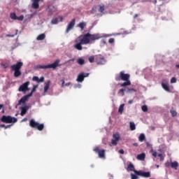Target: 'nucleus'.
I'll list each match as a JSON object with an SVG mask.
<instances>
[{
  "label": "nucleus",
  "mask_w": 179,
  "mask_h": 179,
  "mask_svg": "<svg viewBox=\"0 0 179 179\" xmlns=\"http://www.w3.org/2000/svg\"><path fill=\"white\" fill-rule=\"evenodd\" d=\"M101 36L99 34H90L87 33L83 35L79 36L74 41L73 47L78 51H82L83 50V47L82 45H87V44H93V42L96 41V40H100Z\"/></svg>",
  "instance_id": "nucleus-1"
},
{
  "label": "nucleus",
  "mask_w": 179,
  "mask_h": 179,
  "mask_svg": "<svg viewBox=\"0 0 179 179\" xmlns=\"http://www.w3.org/2000/svg\"><path fill=\"white\" fill-rule=\"evenodd\" d=\"M131 75L129 73H124V71H121L119 76H115V80L120 82V80H123L124 83L120 85L121 87H125V86H131V80H129Z\"/></svg>",
  "instance_id": "nucleus-2"
},
{
  "label": "nucleus",
  "mask_w": 179,
  "mask_h": 179,
  "mask_svg": "<svg viewBox=\"0 0 179 179\" xmlns=\"http://www.w3.org/2000/svg\"><path fill=\"white\" fill-rule=\"evenodd\" d=\"M22 66H23V62H17L15 64H13L10 66L11 71L14 72L13 76L14 78H19L22 75Z\"/></svg>",
  "instance_id": "nucleus-3"
},
{
  "label": "nucleus",
  "mask_w": 179,
  "mask_h": 179,
  "mask_svg": "<svg viewBox=\"0 0 179 179\" xmlns=\"http://www.w3.org/2000/svg\"><path fill=\"white\" fill-rule=\"evenodd\" d=\"M59 65V59H56L53 64H48V65H41L38 64L35 66V69H56L57 67Z\"/></svg>",
  "instance_id": "nucleus-4"
},
{
  "label": "nucleus",
  "mask_w": 179,
  "mask_h": 179,
  "mask_svg": "<svg viewBox=\"0 0 179 179\" xmlns=\"http://www.w3.org/2000/svg\"><path fill=\"white\" fill-rule=\"evenodd\" d=\"M29 127L38 129V131H43V129H44V124H40L33 119L29 121Z\"/></svg>",
  "instance_id": "nucleus-5"
},
{
  "label": "nucleus",
  "mask_w": 179,
  "mask_h": 179,
  "mask_svg": "<svg viewBox=\"0 0 179 179\" xmlns=\"http://www.w3.org/2000/svg\"><path fill=\"white\" fill-rule=\"evenodd\" d=\"M1 122H5L6 124H12V122H17V118L12 117L10 115H3L1 118Z\"/></svg>",
  "instance_id": "nucleus-6"
},
{
  "label": "nucleus",
  "mask_w": 179,
  "mask_h": 179,
  "mask_svg": "<svg viewBox=\"0 0 179 179\" xmlns=\"http://www.w3.org/2000/svg\"><path fill=\"white\" fill-rule=\"evenodd\" d=\"M94 152H95V153H98L99 157H100V159H104L106 157L105 150H100V148L99 147H95L94 148Z\"/></svg>",
  "instance_id": "nucleus-7"
},
{
  "label": "nucleus",
  "mask_w": 179,
  "mask_h": 179,
  "mask_svg": "<svg viewBox=\"0 0 179 179\" xmlns=\"http://www.w3.org/2000/svg\"><path fill=\"white\" fill-rule=\"evenodd\" d=\"M95 62L98 65H104L106 64V59H104V57L101 56V55H98L95 56Z\"/></svg>",
  "instance_id": "nucleus-8"
},
{
  "label": "nucleus",
  "mask_w": 179,
  "mask_h": 179,
  "mask_svg": "<svg viewBox=\"0 0 179 179\" xmlns=\"http://www.w3.org/2000/svg\"><path fill=\"white\" fill-rule=\"evenodd\" d=\"M134 173L136 174V176H141V177H144L145 178H149V177H150V172L134 171Z\"/></svg>",
  "instance_id": "nucleus-9"
},
{
  "label": "nucleus",
  "mask_w": 179,
  "mask_h": 179,
  "mask_svg": "<svg viewBox=\"0 0 179 179\" xmlns=\"http://www.w3.org/2000/svg\"><path fill=\"white\" fill-rule=\"evenodd\" d=\"M90 73H80L76 79L77 82L82 83L83 80H85V78H87Z\"/></svg>",
  "instance_id": "nucleus-10"
},
{
  "label": "nucleus",
  "mask_w": 179,
  "mask_h": 179,
  "mask_svg": "<svg viewBox=\"0 0 179 179\" xmlns=\"http://www.w3.org/2000/svg\"><path fill=\"white\" fill-rule=\"evenodd\" d=\"M75 22H76V20L74 18L67 25L66 29V33L68 34L73 27H75Z\"/></svg>",
  "instance_id": "nucleus-11"
},
{
  "label": "nucleus",
  "mask_w": 179,
  "mask_h": 179,
  "mask_svg": "<svg viewBox=\"0 0 179 179\" xmlns=\"http://www.w3.org/2000/svg\"><path fill=\"white\" fill-rule=\"evenodd\" d=\"M29 85H30V82L27 81L24 84H22L19 87V92H27L29 90Z\"/></svg>",
  "instance_id": "nucleus-12"
},
{
  "label": "nucleus",
  "mask_w": 179,
  "mask_h": 179,
  "mask_svg": "<svg viewBox=\"0 0 179 179\" xmlns=\"http://www.w3.org/2000/svg\"><path fill=\"white\" fill-rule=\"evenodd\" d=\"M10 19H13V20H23L24 19V16L23 15H20V17H17L16 15V13H11L10 14Z\"/></svg>",
  "instance_id": "nucleus-13"
},
{
  "label": "nucleus",
  "mask_w": 179,
  "mask_h": 179,
  "mask_svg": "<svg viewBox=\"0 0 179 179\" xmlns=\"http://www.w3.org/2000/svg\"><path fill=\"white\" fill-rule=\"evenodd\" d=\"M29 97H31V93L22 96L18 101V105L20 106V104H24V103H26L27 101L29 100Z\"/></svg>",
  "instance_id": "nucleus-14"
},
{
  "label": "nucleus",
  "mask_w": 179,
  "mask_h": 179,
  "mask_svg": "<svg viewBox=\"0 0 179 179\" xmlns=\"http://www.w3.org/2000/svg\"><path fill=\"white\" fill-rule=\"evenodd\" d=\"M41 0H32V8L33 9H38L40 8V4H38V2H40Z\"/></svg>",
  "instance_id": "nucleus-15"
},
{
  "label": "nucleus",
  "mask_w": 179,
  "mask_h": 179,
  "mask_svg": "<svg viewBox=\"0 0 179 179\" xmlns=\"http://www.w3.org/2000/svg\"><path fill=\"white\" fill-rule=\"evenodd\" d=\"M127 171H134V173L136 171V170H135V166H134V164L131 162H130L129 164L127 166Z\"/></svg>",
  "instance_id": "nucleus-16"
},
{
  "label": "nucleus",
  "mask_w": 179,
  "mask_h": 179,
  "mask_svg": "<svg viewBox=\"0 0 179 179\" xmlns=\"http://www.w3.org/2000/svg\"><path fill=\"white\" fill-rule=\"evenodd\" d=\"M32 80H34V82H37L38 83H43L44 82V77L42 76L41 78H38L37 76H34Z\"/></svg>",
  "instance_id": "nucleus-17"
},
{
  "label": "nucleus",
  "mask_w": 179,
  "mask_h": 179,
  "mask_svg": "<svg viewBox=\"0 0 179 179\" xmlns=\"http://www.w3.org/2000/svg\"><path fill=\"white\" fill-rule=\"evenodd\" d=\"M45 34H41L36 38V40L38 41H42L43 40H45Z\"/></svg>",
  "instance_id": "nucleus-18"
},
{
  "label": "nucleus",
  "mask_w": 179,
  "mask_h": 179,
  "mask_svg": "<svg viewBox=\"0 0 179 179\" xmlns=\"http://www.w3.org/2000/svg\"><path fill=\"white\" fill-rule=\"evenodd\" d=\"M20 110H21L20 115L23 117V115H24L27 113L28 109H27V107L24 106V107H21Z\"/></svg>",
  "instance_id": "nucleus-19"
},
{
  "label": "nucleus",
  "mask_w": 179,
  "mask_h": 179,
  "mask_svg": "<svg viewBox=\"0 0 179 179\" xmlns=\"http://www.w3.org/2000/svg\"><path fill=\"white\" fill-rule=\"evenodd\" d=\"M78 27H80V29H81V31H83V30H85V27H86V22H80L78 24Z\"/></svg>",
  "instance_id": "nucleus-20"
},
{
  "label": "nucleus",
  "mask_w": 179,
  "mask_h": 179,
  "mask_svg": "<svg viewBox=\"0 0 179 179\" xmlns=\"http://www.w3.org/2000/svg\"><path fill=\"white\" fill-rule=\"evenodd\" d=\"M50 83H51V81L50 80L45 83L44 87V93H47V92H48V90L50 89Z\"/></svg>",
  "instance_id": "nucleus-21"
},
{
  "label": "nucleus",
  "mask_w": 179,
  "mask_h": 179,
  "mask_svg": "<svg viewBox=\"0 0 179 179\" xmlns=\"http://www.w3.org/2000/svg\"><path fill=\"white\" fill-rule=\"evenodd\" d=\"M145 157H146L145 153H141L137 155L138 160H145Z\"/></svg>",
  "instance_id": "nucleus-22"
},
{
  "label": "nucleus",
  "mask_w": 179,
  "mask_h": 179,
  "mask_svg": "<svg viewBox=\"0 0 179 179\" xmlns=\"http://www.w3.org/2000/svg\"><path fill=\"white\" fill-rule=\"evenodd\" d=\"M129 127L131 131H135L136 129V126L135 125V123L133 122H129Z\"/></svg>",
  "instance_id": "nucleus-23"
},
{
  "label": "nucleus",
  "mask_w": 179,
  "mask_h": 179,
  "mask_svg": "<svg viewBox=\"0 0 179 179\" xmlns=\"http://www.w3.org/2000/svg\"><path fill=\"white\" fill-rule=\"evenodd\" d=\"M146 139V136L143 134H141L138 136L139 142H143Z\"/></svg>",
  "instance_id": "nucleus-24"
},
{
  "label": "nucleus",
  "mask_w": 179,
  "mask_h": 179,
  "mask_svg": "<svg viewBox=\"0 0 179 179\" xmlns=\"http://www.w3.org/2000/svg\"><path fill=\"white\" fill-rule=\"evenodd\" d=\"M162 87L166 92H170V87L167 85L166 84H164V83H162Z\"/></svg>",
  "instance_id": "nucleus-25"
},
{
  "label": "nucleus",
  "mask_w": 179,
  "mask_h": 179,
  "mask_svg": "<svg viewBox=\"0 0 179 179\" xmlns=\"http://www.w3.org/2000/svg\"><path fill=\"white\" fill-rule=\"evenodd\" d=\"M171 166L172 169L177 170V167H178V162H171Z\"/></svg>",
  "instance_id": "nucleus-26"
},
{
  "label": "nucleus",
  "mask_w": 179,
  "mask_h": 179,
  "mask_svg": "<svg viewBox=\"0 0 179 179\" xmlns=\"http://www.w3.org/2000/svg\"><path fill=\"white\" fill-rule=\"evenodd\" d=\"M125 106V104L122 103L120 106L119 109H118V113L120 114H122L124 113V107Z\"/></svg>",
  "instance_id": "nucleus-27"
},
{
  "label": "nucleus",
  "mask_w": 179,
  "mask_h": 179,
  "mask_svg": "<svg viewBox=\"0 0 179 179\" xmlns=\"http://www.w3.org/2000/svg\"><path fill=\"white\" fill-rule=\"evenodd\" d=\"M77 63L78 65H85V59L80 58L77 60Z\"/></svg>",
  "instance_id": "nucleus-28"
},
{
  "label": "nucleus",
  "mask_w": 179,
  "mask_h": 179,
  "mask_svg": "<svg viewBox=\"0 0 179 179\" xmlns=\"http://www.w3.org/2000/svg\"><path fill=\"white\" fill-rule=\"evenodd\" d=\"M170 113H171L172 117H176L177 115V111L174 110L173 108H172L171 109Z\"/></svg>",
  "instance_id": "nucleus-29"
},
{
  "label": "nucleus",
  "mask_w": 179,
  "mask_h": 179,
  "mask_svg": "<svg viewBox=\"0 0 179 179\" xmlns=\"http://www.w3.org/2000/svg\"><path fill=\"white\" fill-rule=\"evenodd\" d=\"M62 87H64V86H69L71 83H65V80H62Z\"/></svg>",
  "instance_id": "nucleus-30"
},
{
  "label": "nucleus",
  "mask_w": 179,
  "mask_h": 179,
  "mask_svg": "<svg viewBox=\"0 0 179 179\" xmlns=\"http://www.w3.org/2000/svg\"><path fill=\"white\" fill-rule=\"evenodd\" d=\"M113 138L115 141H120V134H115L113 135Z\"/></svg>",
  "instance_id": "nucleus-31"
},
{
  "label": "nucleus",
  "mask_w": 179,
  "mask_h": 179,
  "mask_svg": "<svg viewBox=\"0 0 179 179\" xmlns=\"http://www.w3.org/2000/svg\"><path fill=\"white\" fill-rule=\"evenodd\" d=\"M118 94H120L121 96H125V90L124 89H120L118 91Z\"/></svg>",
  "instance_id": "nucleus-32"
},
{
  "label": "nucleus",
  "mask_w": 179,
  "mask_h": 179,
  "mask_svg": "<svg viewBox=\"0 0 179 179\" xmlns=\"http://www.w3.org/2000/svg\"><path fill=\"white\" fill-rule=\"evenodd\" d=\"M51 23L52 24H58V17L53 18Z\"/></svg>",
  "instance_id": "nucleus-33"
},
{
  "label": "nucleus",
  "mask_w": 179,
  "mask_h": 179,
  "mask_svg": "<svg viewBox=\"0 0 179 179\" xmlns=\"http://www.w3.org/2000/svg\"><path fill=\"white\" fill-rule=\"evenodd\" d=\"M150 153H152V155L154 157H157V152L153 150V149H152L150 150Z\"/></svg>",
  "instance_id": "nucleus-34"
},
{
  "label": "nucleus",
  "mask_w": 179,
  "mask_h": 179,
  "mask_svg": "<svg viewBox=\"0 0 179 179\" xmlns=\"http://www.w3.org/2000/svg\"><path fill=\"white\" fill-rule=\"evenodd\" d=\"M89 61H90V62L91 64H93V62H94V61L96 62V57H93V56L90 57L89 58Z\"/></svg>",
  "instance_id": "nucleus-35"
},
{
  "label": "nucleus",
  "mask_w": 179,
  "mask_h": 179,
  "mask_svg": "<svg viewBox=\"0 0 179 179\" xmlns=\"http://www.w3.org/2000/svg\"><path fill=\"white\" fill-rule=\"evenodd\" d=\"M142 111H143L144 113H146V111H148V106L146 105H143L141 107Z\"/></svg>",
  "instance_id": "nucleus-36"
},
{
  "label": "nucleus",
  "mask_w": 179,
  "mask_h": 179,
  "mask_svg": "<svg viewBox=\"0 0 179 179\" xmlns=\"http://www.w3.org/2000/svg\"><path fill=\"white\" fill-rule=\"evenodd\" d=\"M118 141L112 139L111 144L113 145V146H117Z\"/></svg>",
  "instance_id": "nucleus-37"
},
{
  "label": "nucleus",
  "mask_w": 179,
  "mask_h": 179,
  "mask_svg": "<svg viewBox=\"0 0 179 179\" xmlns=\"http://www.w3.org/2000/svg\"><path fill=\"white\" fill-rule=\"evenodd\" d=\"M99 12H101V13L104 12V5L99 6Z\"/></svg>",
  "instance_id": "nucleus-38"
},
{
  "label": "nucleus",
  "mask_w": 179,
  "mask_h": 179,
  "mask_svg": "<svg viewBox=\"0 0 179 179\" xmlns=\"http://www.w3.org/2000/svg\"><path fill=\"white\" fill-rule=\"evenodd\" d=\"M115 41V39H114V38H110L109 40H108V43L109 44H114V42Z\"/></svg>",
  "instance_id": "nucleus-39"
},
{
  "label": "nucleus",
  "mask_w": 179,
  "mask_h": 179,
  "mask_svg": "<svg viewBox=\"0 0 179 179\" xmlns=\"http://www.w3.org/2000/svg\"><path fill=\"white\" fill-rule=\"evenodd\" d=\"M37 87H38V85H34V86L33 87V88H32V90H31V96H33V93H34V92H36V89H37Z\"/></svg>",
  "instance_id": "nucleus-40"
},
{
  "label": "nucleus",
  "mask_w": 179,
  "mask_h": 179,
  "mask_svg": "<svg viewBox=\"0 0 179 179\" xmlns=\"http://www.w3.org/2000/svg\"><path fill=\"white\" fill-rule=\"evenodd\" d=\"M158 157H159L160 162H163L164 160V157H163L162 154H159Z\"/></svg>",
  "instance_id": "nucleus-41"
},
{
  "label": "nucleus",
  "mask_w": 179,
  "mask_h": 179,
  "mask_svg": "<svg viewBox=\"0 0 179 179\" xmlns=\"http://www.w3.org/2000/svg\"><path fill=\"white\" fill-rule=\"evenodd\" d=\"M177 83V78H176L175 77H173L171 79V83Z\"/></svg>",
  "instance_id": "nucleus-42"
},
{
  "label": "nucleus",
  "mask_w": 179,
  "mask_h": 179,
  "mask_svg": "<svg viewBox=\"0 0 179 179\" xmlns=\"http://www.w3.org/2000/svg\"><path fill=\"white\" fill-rule=\"evenodd\" d=\"M131 92H136V90H135L134 88H128L127 89V92L131 93Z\"/></svg>",
  "instance_id": "nucleus-43"
},
{
  "label": "nucleus",
  "mask_w": 179,
  "mask_h": 179,
  "mask_svg": "<svg viewBox=\"0 0 179 179\" xmlns=\"http://www.w3.org/2000/svg\"><path fill=\"white\" fill-rule=\"evenodd\" d=\"M131 179H138V176L134 173H131Z\"/></svg>",
  "instance_id": "nucleus-44"
},
{
  "label": "nucleus",
  "mask_w": 179,
  "mask_h": 179,
  "mask_svg": "<svg viewBox=\"0 0 179 179\" xmlns=\"http://www.w3.org/2000/svg\"><path fill=\"white\" fill-rule=\"evenodd\" d=\"M17 35V30H16V32L15 34H7L6 37H13L14 36Z\"/></svg>",
  "instance_id": "nucleus-45"
},
{
  "label": "nucleus",
  "mask_w": 179,
  "mask_h": 179,
  "mask_svg": "<svg viewBox=\"0 0 179 179\" xmlns=\"http://www.w3.org/2000/svg\"><path fill=\"white\" fill-rule=\"evenodd\" d=\"M119 153H120V155H124V150L122 149L120 150Z\"/></svg>",
  "instance_id": "nucleus-46"
},
{
  "label": "nucleus",
  "mask_w": 179,
  "mask_h": 179,
  "mask_svg": "<svg viewBox=\"0 0 179 179\" xmlns=\"http://www.w3.org/2000/svg\"><path fill=\"white\" fill-rule=\"evenodd\" d=\"M59 22H62V20H64V17L62 16H59Z\"/></svg>",
  "instance_id": "nucleus-47"
},
{
  "label": "nucleus",
  "mask_w": 179,
  "mask_h": 179,
  "mask_svg": "<svg viewBox=\"0 0 179 179\" xmlns=\"http://www.w3.org/2000/svg\"><path fill=\"white\" fill-rule=\"evenodd\" d=\"M146 146H147V148H150V146H152V145L147 142L146 143Z\"/></svg>",
  "instance_id": "nucleus-48"
},
{
  "label": "nucleus",
  "mask_w": 179,
  "mask_h": 179,
  "mask_svg": "<svg viewBox=\"0 0 179 179\" xmlns=\"http://www.w3.org/2000/svg\"><path fill=\"white\" fill-rule=\"evenodd\" d=\"M10 127H12V125H7V126H5L4 129H8V128H10Z\"/></svg>",
  "instance_id": "nucleus-49"
},
{
  "label": "nucleus",
  "mask_w": 179,
  "mask_h": 179,
  "mask_svg": "<svg viewBox=\"0 0 179 179\" xmlns=\"http://www.w3.org/2000/svg\"><path fill=\"white\" fill-rule=\"evenodd\" d=\"M165 166L166 167H170V163L169 162L165 163Z\"/></svg>",
  "instance_id": "nucleus-50"
},
{
  "label": "nucleus",
  "mask_w": 179,
  "mask_h": 179,
  "mask_svg": "<svg viewBox=\"0 0 179 179\" xmlns=\"http://www.w3.org/2000/svg\"><path fill=\"white\" fill-rule=\"evenodd\" d=\"M132 103H134V100H129L128 101V104H132Z\"/></svg>",
  "instance_id": "nucleus-51"
},
{
  "label": "nucleus",
  "mask_w": 179,
  "mask_h": 179,
  "mask_svg": "<svg viewBox=\"0 0 179 179\" xmlns=\"http://www.w3.org/2000/svg\"><path fill=\"white\" fill-rule=\"evenodd\" d=\"M6 125L5 124H0V128H5Z\"/></svg>",
  "instance_id": "nucleus-52"
},
{
  "label": "nucleus",
  "mask_w": 179,
  "mask_h": 179,
  "mask_svg": "<svg viewBox=\"0 0 179 179\" xmlns=\"http://www.w3.org/2000/svg\"><path fill=\"white\" fill-rule=\"evenodd\" d=\"M139 15L138 14H136L134 16V19H136V17H138Z\"/></svg>",
  "instance_id": "nucleus-53"
},
{
  "label": "nucleus",
  "mask_w": 179,
  "mask_h": 179,
  "mask_svg": "<svg viewBox=\"0 0 179 179\" xmlns=\"http://www.w3.org/2000/svg\"><path fill=\"white\" fill-rule=\"evenodd\" d=\"M2 108H3V105L0 104V110H2Z\"/></svg>",
  "instance_id": "nucleus-54"
},
{
  "label": "nucleus",
  "mask_w": 179,
  "mask_h": 179,
  "mask_svg": "<svg viewBox=\"0 0 179 179\" xmlns=\"http://www.w3.org/2000/svg\"><path fill=\"white\" fill-rule=\"evenodd\" d=\"M133 145H134V146H138V143H134Z\"/></svg>",
  "instance_id": "nucleus-55"
},
{
  "label": "nucleus",
  "mask_w": 179,
  "mask_h": 179,
  "mask_svg": "<svg viewBox=\"0 0 179 179\" xmlns=\"http://www.w3.org/2000/svg\"><path fill=\"white\" fill-rule=\"evenodd\" d=\"M176 67L179 69V64H176Z\"/></svg>",
  "instance_id": "nucleus-56"
},
{
  "label": "nucleus",
  "mask_w": 179,
  "mask_h": 179,
  "mask_svg": "<svg viewBox=\"0 0 179 179\" xmlns=\"http://www.w3.org/2000/svg\"><path fill=\"white\" fill-rule=\"evenodd\" d=\"M157 169H159V165H155Z\"/></svg>",
  "instance_id": "nucleus-57"
},
{
  "label": "nucleus",
  "mask_w": 179,
  "mask_h": 179,
  "mask_svg": "<svg viewBox=\"0 0 179 179\" xmlns=\"http://www.w3.org/2000/svg\"><path fill=\"white\" fill-rule=\"evenodd\" d=\"M24 121H27V118H24Z\"/></svg>",
  "instance_id": "nucleus-58"
},
{
  "label": "nucleus",
  "mask_w": 179,
  "mask_h": 179,
  "mask_svg": "<svg viewBox=\"0 0 179 179\" xmlns=\"http://www.w3.org/2000/svg\"><path fill=\"white\" fill-rule=\"evenodd\" d=\"M17 114L15 115V117H17Z\"/></svg>",
  "instance_id": "nucleus-59"
},
{
  "label": "nucleus",
  "mask_w": 179,
  "mask_h": 179,
  "mask_svg": "<svg viewBox=\"0 0 179 179\" xmlns=\"http://www.w3.org/2000/svg\"><path fill=\"white\" fill-rule=\"evenodd\" d=\"M43 0H41V2H43Z\"/></svg>",
  "instance_id": "nucleus-60"
},
{
  "label": "nucleus",
  "mask_w": 179,
  "mask_h": 179,
  "mask_svg": "<svg viewBox=\"0 0 179 179\" xmlns=\"http://www.w3.org/2000/svg\"><path fill=\"white\" fill-rule=\"evenodd\" d=\"M0 122H1V120H0Z\"/></svg>",
  "instance_id": "nucleus-61"
}]
</instances>
